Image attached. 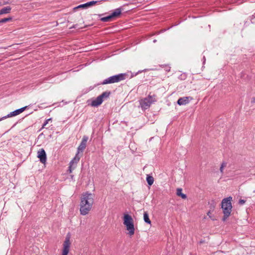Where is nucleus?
Returning a JSON list of instances; mask_svg holds the SVG:
<instances>
[{
  "label": "nucleus",
  "mask_w": 255,
  "mask_h": 255,
  "mask_svg": "<svg viewBox=\"0 0 255 255\" xmlns=\"http://www.w3.org/2000/svg\"><path fill=\"white\" fill-rule=\"evenodd\" d=\"M7 3H8V2H5V3H4V4H7Z\"/></svg>",
  "instance_id": "a878e982"
},
{
  "label": "nucleus",
  "mask_w": 255,
  "mask_h": 255,
  "mask_svg": "<svg viewBox=\"0 0 255 255\" xmlns=\"http://www.w3.org/2000/svg\"><path fill=\"white\" fill-rule=\"evenodd\" d=\"M51 121V119H49L47 120L45 122L44 124H43V125L42 126V128H44L46 126V125L48 124V122Z\"/></svg>",
  "instance_id": "b1692460"
},
{
  "label": "nucleus",
  "mask_w": 255,
  "mask_h": 255,
  "mask_svg": "<svg viewBox=\"0 0 255 255\" xmlns=\"http://www.w3.org/2000/svg\"><path fill=\"white\" fill-rule=\"evenodd\" d=\"M123 224L128 231L127 235L132 237L135 233L134 221L132 217L128 214H124L123 216Z\"/></svg>",
  "instance_id": "f03ea898"
},
{
  "label": "nucleus",
  "mask_w": 255,
  "mask_h": 255,
  "mask_svg": "<svg viewBox=\"0 0 255 255\" xmlns=\"http://www.w3.org/2000/svg\"><path fill=\"white\" fill-rule=\"evenodd\" d=\"M143 219L145 222L150 224L151 221L149 218L148 214L146 212H145L143 214Z\"/></svg>",
  "instance_id": "f3484780"
},
{
  "label": "nucleus",
  "mask_w": 255,
  "mask_h": 255,
  "mask_svg": "<svg viewBox=\"0 0 255 255\" xmlns=\"http://www.w3.org/2000/svg\"><path fill=\"white\" fill-rule=\"evenodd\" d=\"M246 203V200L243 199H240L239 201V203L240 205H243Z\"/></svg>",
  "instance_id": "393cba45"
},
{
  "label": "nucleus",
  "mask_w": 255,
  "mask_h": 255,
  "mask_svg": "<svg viewBox=\"0 0 255 255\" xmlns=\"http://www.w3.org/2000/svg\"><path fill=\"white\" fill-rule=\"evenodd\" d=\"M11 8L10 6H6L0 10V15L10 13Z\"/></svg>",
  "instance_id": "2eb2a0df"
},
{
  "label": "nucleus",
  "mask_w": 255,
  "mask_h": 255,
  "mask_svg": "<svg viewBox=\"0 0 255 255\" xmlns=\"http://www.w3.org/2000/svg\"><path fill=\"white\" fill-rule=\"evenodd\" d=\"M94 195L85 192L82 194L80 199V212L82 215L88 214L92 210L94 202Z\"/></svg>",
  "instance_id": "f257e3e1"
},
{
  "label": "nucleus",
  "mask_w": 255,
  "mask_h": 255,
  "mask_svg": "<svg viewBox=\"0 0 255 255\" xmlns=\"http://www.w3.org/2000/svg\"><path fill=\"white\" fill-rule=\"evenodd\" d=\"M110 95V93L107 92H105L103 93L99 96L101 97V98L103 100L104 98H108Z\"/></svg>",
  "instance_id": "412c9836"
},
{
  "label": "nucleus",
  "mask_w": 255,
  "mask_h": 255,
  "mask_svg": "<svg viewBox=\"0 0 255 255\" xmlns=\"http://www.w3.org/2000/svg\"><path fill=\"white\" fill-rule=\"evenodd\" d=\"M146 181L149 185H151L153 183L154 178L152 176L147 175Z\"/></svg>",
  "instance_id": "a211bd4d"
},
{
  "label": "nucleus",
  "mask_w": 255,
  "mask_h": 255,
  "mask_svg": "<svg viewBox=\"0 0 255 255\" xmlns=\"http://www.w3.org/2000/svg\"><path fill=\"white\" fill-rule=\"evenodd\" d=\"M189 102V97L180 98L177 101L178 104L179 105H184L188 104Z\"/></svg>",
  "instance_id": "ddd939ff"
},
{
  "label": "nucleus",
  "mask_w": 255,
  "mask_h": 255,
  "mask_svg": "<svg viewBox=\"0 0 255 255\" xmlns=\"http://www.w3.org/2000/svg\"><path fill=\"white\" fill-rule=\"evenodd\" d=\"M112 19H113V17L111 14L108 16H106V17L101 18V21H102L103 22H107V21H111Z\"/></svg>",
  "instance_id": "6ab92c4d"
},
{
  "label": "nucleus",
  "mask_w": 255,
  "mask_h": 255,
  "mask_svg": "<svg viewBox=\"0 0 255 255\" xmlns=\"http://www.w3.org/2000/svg\"><path fill=\"white\" fill-rule=\"evenodd\" d=\"M37 157L39 158L42 163H45L46 161V154L43 148L40 149L37 152Z\"/></svg>",
  "instance_id": "6e6552de"
},
{
  "label": "nucleus",
  "mask_w": 255,
  "mask_h": 255,
  "mask_svg": "<svg viewBox=\"0 0 255 255\" xmlns=\"http://www.w3.org/2000/svg\"><path fill=\"white\" fill-rule=\"evenodd\" d=\"M207 215L209 217V218L212 220H215V218L212 216V213H211V212L210 211H209L208 213H207Z\"/></svg>",
  "instance_id": "5701e85b"
},
{
  "label": "nucleus",
  "mask_w": 255,
  "mask_h": 255,
  "mask_svg": "<svg viewBox=\"0 0 255 255\" xmlns=\"http://www.w3.org/2000/svg\"><path fill=\"white\" fill-rule=\"evenodd\" d=\"M1 119H0V121H1Z\"/></svg>",
  "instance_id": "cd10ccee"
},
{
  "label": "nucleus",
  "mask_w": 255,
  "mask_h": 255,
  "mask_svg": "<svg viewBox=\"0 0 255 255\" xmlns=\"http://www.w3.org/2000/svg\"><path fill=\"white\" fill-rule=\"evenodd\" d=\"M103 101V100L101 98V97L98 96L95 100H93L91 105L92 107H97L99 105H100Z\"/></svg>",
  "instance_id": "f8f14e48"
},
{
  "label": "nucleus",
  "mask_w": 255,
  "mask_h": 255,
  "mask_svg": "<svg viewBox=\"0 0 255 255\" xmlns=\"http://www.w3.org/2000/svg\"><path fill=\"white\" fill-rule=\"evenodd\" d=\"M98 2V1H91L88 2L84 4H82L80 5H79L77 7L74 8V9H78V8H87L89 7L93 6L96 3Z\"/></svg>",
  "instance_id": "9b49d317"
},
{
  "label": "nucleus",
  "mask_w": 255,
  "mask_h": 255,
  "mask_svg": "<svg viewBox=\"0 0 255 255\" xmlns=\"http://www.w3.org/2000/svg\"><path fill=\"white\" fill-rule=\"evenodd\" d=\"M88 139V137L86 136H84L83 137L82 141H81L80 144L79 145V146L78 147V151H77V153H78V155H79L80 152H82L86 148V143H87Z\"/></svg>",
  "instance_id": "1a4fd4ad"
},
{
  "label": "nucleus",
  "mask_w": 255,
  "mask_h": 255,
  "mask_svg": "<svg viewBox=\"0 0 255 255\" xmlns=\"http://www.w3.org/2000/svg\"><path fill=\"white\" fill-rule=\"evenodd\" d=\"M12 20V18L11 17H7V18H4L0 20V23H5L8 21H10Z\"/></svg>",
  "instance_id": "aec40b11"
},
{
  "label": "nucleus",
  "mask_w": 255,
  "mask_h": 255,
  "mask_svg": "<svg viewBox=\"0 0 255 255\" xmlns=\"http://www.w3.org/2000/svg\"><path fill=\"white\" fill-rule=\"evenodd\" d=\"M182 189L181 188H178L176 189V195L180 197L183 199H186L187 196L186 194L182 192Z\"/></svg>",
  "instance_id": "4468645a"
},
{
  "label": "nucleus",
  "mask_w": 255,
  "mask_h": 255,
  "mask_svg": "<svg viewBox=\"0 0 255 255\" xmlns=\"http://www.w3.org/2000/svg\"><path fill=\"white\" fill-rule=\"evenodd\" d=\"M232 197H229L224 198L222 201V208L224 214V216L222 219L223 221H226L231 215L232 209Z\"/></svg>",
  "instance_id": "7ed1b4c3"
},
{
  "label": "nucleus",
  "mask_w": 255,
  "mask_h": 255,
  "mask_svg": "<svg viewBox=\"0 0 255 255\" xmlns=\"http://www.w3.org/2000/svg\"><path fill=\"white\" fill-rule=\"evenodd\" d=\"M126 74L123 73L114 75L104 80L102 82V84L106 85L108 84L118 83L119 82L124 80L126 79Z\"/></svg>",
  "instance_id": "20e7f679"
},
{
  "label": "nucleus",
  "mask_w": 255,
  "mask_h": 255,
  "mask_svg": "<svg viewBox=\"0 0 255 255\" xmlns=\"http://www.w3.org/2000/svg\"><path fill=\"white\" fill-rule=\"evenodd\" d=\"M26 108H27V107L25 106V107L21 108L19 109L16 110L13 112H12L10 113L7 116H5L4 117L2 118V119H3V118L5 119L6 118H9V117H12L17 116V115L21 114V113H22L26 109Z\"/></svg>",
  "instance_id": "9d476101"
},
{
  "label": "nucleus",
  "mask_w": 255,
  "mask_h": 255,
  "mask_svg": "<svg viewBox=\"0 0 255 255\" xmlns=\"http://www.w3.org/2000/svg\"><path fill=\"white\" fill-rule=\"evenodd\" d=\"M227 166V163L225 162H223L222 163L221 165V166H220V172L223 173V172H224V168Z\"/></svg>",
  "instance_id": "4be33fe9"
},
{
  "label": "nucleus",
  "mask_w": 255,
  "mask_h": 255,
  "mask_svg": "<svg viewBox=\"0 0 255 255\" xmlns=\"http://www.w3.org/2000/svg\"><path fill=\"white\" fill-rule=\"evenodd\" d=\"M253 101H254V102H255V98L254 99Z\"/></svg>",
  "instance_id": "bb28decb"
},
{
  "label": "nucleus",
  "mask_w": 255,
  "mask_h": 255,
  "mask_svg": "<svg viewBox=\"0 0 255 255\" xmlns=\"http://www.w3.org/2000/svg\"><path fill=\"white\" fill-rule=\"evenodd\" d=\"M122 10L121 8H117L111 14V15L113 18L118 17L121 14Z\"/></svg>",
  "instance_id": "dca6fc26"
},
{
  "label": "nucleus",
  "mask_w": 255,
  "mask_h": 255,
  "mask_svg": "<svg viewBox=\"0 0 255 255\" xmlns=\"http://www.w3.org/2000/svg\"><path fill=\"white\" fill-rule=\"evenodd\" d=\"M70 237L69 236H67L63 244V249L62 255H68L71 246V242L70 240Z\"/></svg>",
  "instance_id": "423d86ee"
},
{
  "label": "nucleus",
  "mask_w": 255,
  "mask_h": 255,
  "mask_svg": "<svg viewBox=\"0 0 255 255\" xmlns=\"http://www.w3.org/2000/svg\"><path fill=\"white\" fill-rule=\"evenodd\" d=\"M156 101V97L155 95H149L143 99L140 100L139 103L141 108L143 110L147 109L150 106V105Z\"/></svg>",
  "instance_id": "39448f33"
},
{
  "label": "nucleus",
  "mask_w": 255,
  "mask_h": 255,
  "mask_svg": "<svg viewBox=\"0 0 255 255\" xmlns=\"http://www.w3.org/2000/svg\"><path fill=\"white\" fill-rule=\"evenodd\" d=\"M80 157L78 153L76 154L74 158L70 161L69 166V171L70 173L72 172V170L76 168L78 162L79 161Z\"/></svg>",
  "instance_id": "0eeeda50"
}]
</instances>
